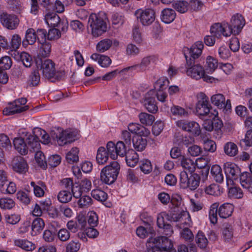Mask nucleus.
I'll use <instances>...</instances> for the list:
<instances>
[{"mask_svg":"<svg viewBox=\"0 0 252 252\" xmlns=\"http://www.w3.org/2000/svg\"><path fill=\"white\" fill-rule=\"evenodd\" d=\"M139 119L142 124L147 126L151 125L155 121V117L153 115L144 112L141 113L139 115Z\"/></svg>","mask_w":252,"mask_h":252,"instance_id":"nucleus-52","label":"nucleus"},{"mask_svg":"<svg viewBox=\"0 0 252 252\" xmlns=\"http://www.w3.org/2000/svg\"><path fill=\"white\" fill-rule=\"evenodd\" d=\"M71 199L72 193L70 190L62 189L58 193V199L61 203H68Z\"/></svg>","mask_w":252,"mask_h":252,"instance_id":"nucleus-44","label":"nucleus"},{"mask_svg":"<svg viewBox=\"0 0 252 252\" xmlns=\"http://www.w3.org/2000/svg\"><path fill=\"white\" fill-rule=\"evenodd\" d=\"M26 136L29 146L33 151L40 149V142L44 144H47L50 141V137L46 131L39 127L33 129V134L26 133Z\"/></svg>","mask_w":252,"mask_h":252,"instance_id":"nucleus-4","label":"nucleus"},{"mask_svg":"<svg viewBox=\"0 0 252 252\" xmlns=\"http://www.w3.org/2000/svg\"><path fill=\"white\" fill-rule=\"evenodd\" d=\"M31 152H36L35 154V160L38 165L43 169H45L47 167V163L45 156L43 153L37 150L32 151Z\"/></svg>","mask_w":252,"mask_h":252,"instance_id":"nucleus-51","label":"nucleus"},{"mask_svg":"<svg viewBox=\"0 0 252 252\" xmlns=\"http://www.w3.org/2000/svg\"><path fill=\"white\" fill-rule=\"evenodd\" d=\"M26 136L27 137V136ZM26 141L27 140H26ZM13 143L15 149L21 155H25L27 154L29 150L30 151H33L31 147L29 146L28 143L26 144L24 139L21 137L15 138L13 139Z\"/></svg>","mask_w":252,"mask_h":252,"instance_id":"nucleus-20","label":"nucleus"},{"mask_svg":"<svg viewBox=\"0 0 252 252\" xmlns=\"http://www.w3.org/2000/svg\"><path fill=\"white\" fill-rule=\"evenodd\" d=\"M181 164L183 168L188 170L189 172L194 171L195 168V165L193 161L184 156L182 157L181 158Z\"/></svg>","mask_w":252,"mask_h":252,"instance_id":"nucleus-43","label":"nucleus"},{"mask_svg":"<svg viewBox=\"0 0 252 252\" xmlns=\"http://www.w3.org/2000/svg\"><path fill=\"white\" fill-rule=\"evenodd\" d=\"M91 194L94 198L101 202L106 201L108 197L107 194L105 192L98 189H93Z\"/></svg>","mask_w":252,"mask_h":252,"instance_id":"nucleus-49","label":"nucleus"},{"mask_svg":"<svg viewBox=\"0 0 252 252\" xmlns=\"http://www.w3.org/2000/svg\"><path fill=\"white\" fill-rule=\"evenodd\" d=\"M176 17L175 11L170 8H165L161 12V19L166 24H169L173 21Z\"/></svg>","mask_w":252,"mask_h":252,"instance_id":"nucleus-31","label":"nucleus"},{"mask_svg":"<svg viewBox=\"0 0 252 252\" xmlns=\"http://www.w3.org/2000/svg\"><path fill=\"white\" fill-rule=\"evenodd\" d=\"M174 8L179 12L184 13L189 9V3L184 0H180L177 1L174 4Z\"/></svg>","mask_w":252,"mask_h":252,"instance_id":"nucleus-55","label":"nucleus"},{"mask_svg":"<svg viewBox=\"0 0 252 252\" xmlns=\"http://www.w3.org/2000/svg\"><path fill=\"white\" fill-rule=\"evenodd\" d=\"M0 22L2 25L9 30H14L18 26L19 20L14 15L3 14L0 16Z\"/></svg>","mask_w":252,"mask_h":252,"instance_id":"nucleus-18","label":"nucleus"},{"mask_svg":"<svg viewBox=\"0 0 252 252\" xmlns=\"http://www.w3.org/2000/svg\"><path fill=\"white\" fill-rule=\"evenodd\" d=\"M228 189V195L230 198L240 199L243 197L244 194L242 190L240 187L234 186V183Z\"/></svg>","mask_w":252,"mask_h":252,"instance_id":"nucleus-40","label":"nucleus"},{"mask_svg":"<svg viewBox=\"0 0 252 252\" xmlns=\"http://www.w3.org/2000/svg\"><path fill=\"white\" fill-rule=\"evenodd\" d=\"M204 45L202 41H196L189 49V54L193 59H197L200 56Z\"/></svg>","mask_w":252,"mask_h":252,"instance_id":"nucleus-29","label":"nucleus"},{"mask_svg":"<svg viewBox=\"0 0 252 252\" xmlns=\"http://www.w3.org/2000/svg\"><path fill=\"white\" fill-rule=\"evenodd\" d=\"M154 93L153 91H150L145 96V98L144 101V105L145 108L150 112L155 113L156 112L158 109V106H157L156 100L154 97L151 96Z\"/></svg>","mask_w":252,"mask_h":252,"instance_id":"nucleus-22","label":"nucleus"},{"mask_svg":"<svg viewBox=\"0 0 252 252\" xmlns=\"http://www.w3.org/2000/svg\"><path fill=\"white\" fill-rule=\"evenodd\" d=\"M233 210L234 206L232 204L224 203L218 209V214L220 218L226 219L232 215Z\"/></svg>","mask_w":252,"mask_h":252,"instance_id":"nucleus-25","label":"nucleus"},{"mask_svg":"<svg viewBox=\"0 0 252 252\" xmlns=\"http://www.w3.org/2000/svg\"><path fill=\"white\" fill-rule=\"evenodd\" d=\"M14 245L27 251H32L35 248V245L27 239H15Z\"/></svg>","mask_w":252,"mask_h":252,"instance_id":"nucleus-28","label":"nucleus"},{"mask_svg":"<svg viewBox=\"0 0 252 252\" xmlns=\"http://www.w3.org/2000/svg\"><path fill=\"white\" fill-rule=\"evenodd\" d=\"M169 84L168 80L165 77L159 78L155 83V90H164Z\"/></svg>","mask_w":252,"mask_h":252,"instance_id":"nucleus-58","label":"nucleus"},{"mask_svg":"<svg viewBox=\"0 0 252 252\" xmlns=\"http://www.w3.org/2000/svg\"><path fill=\"white\" fill-rule=\"evenodd\" d=\"M212 104L220 109H223L226 111L231 109V102L229 99H225V96L221 94H216L210 98Z\"/></svg>","mask_w":252,"mask_h":252,"instance_id":"nucleus-17","label":"nucleus"},{"mask_svg":"<svg viewBox=\"0 0 252 252\" xmlns=\"http://www.w3.org/2000/svg\"><path fill=\"white\" fill-rule=\"evenodd\" d=\"M205 192L209 195L218 196L221 194L222 191L219 185L212 184L205 188Z\"/></svg>","mask_w":252,"mask_h":252,"instance_id":"nucleus-53","label":"nucleus"},{"mask_svg":"<svg viewBox=\"0 0 252 252\" xmlns=\"http://www.w3.org/2000/svg\"><path fill=\"white\" fill-rule=\"evenodd\" d=\"M88 30L94 37H98L106 31L107 26L103 18L99 15L92 14L89 18Z\"/></svg>","mask_w":252,"mask_h":252,"instance_id":"nucleus-7","label":"nucleus"},{"mask_svg":"<svg viewBox=\"0 0 252 252\" xmlns=\"http://www.w3.org/2000/svg\"><path fill=\"white\" fill-rule=\"evenodd\" d=\"M36 40V32L32 28L28 29L26 32L25 37L22 42L23 45L25 46L28 44L32 45Z\"/></svg>","mask_w":252,"mask_h":252,"instance_id":"nucleus-34","label":"nucleus"},{"mask_svg":"<svg viewBox=\"0 0 252 252\" xmlns=\"http://www.w3.org/2000/svg\"><path fill=\"white\" fill-rule=\"evenodd\" d=\"M205 67L206 70L209 73H213L218 68L219 66V63L217 59L211 56H208L206 57Z\"/></svg>","mask_w":252,"mask_h":252,"instance_id":"nucleus-32","label":"nucleus"},{"mask_svg":"<svg viewBox=\"0 0 252 252\" xmlns=\"http://www.w3.org/2000/svg\"><path fill=\"white\" fill-rule=\"evenodd\" d=\"M196 242L201 248H205L208 244V240L202 232H198L196 237Z\"/></svg>","mask_w":252,"mask_h":252,"instance_id":"nucleus-64","label":"nucleus"},{"mask_svg":"<svg viewBox=\"0 0 252 252\" xmlns=\"http://www.w3.org/2000/svg\"><path fill=\"white\" fill-rule=\"evenodd\" d=\"M211 174L216 182L221 183L223 181L224 177L221 168L217 164L213 165L211 169Z\"/></svg>","mask_w":252,"mask_h":252,"instance_id":"nucleus-33","label":"nucleus"},{"mask_svg":"<svg viewBox=\"0 0 252 252\" xmlns=\"http://www.w3.org/2000/svg\"><path fill=\"white\" fill-rule=\"evenodd\" d=\"M6 223L14 225L17 224L21 220V216L18 214H7L5 216Z\"/></svg>","mask_w":252,"mask_h":252,"instance_id":"nucleus-62","label":"nucleus"},{"mask_svg":"<svg viewBox=\"0 0 252 252\" xmlns=\"http://www.w3.org/2000/svg\"><path fill=\"white\" fill-rule=\"evenodd\" d=\"M196 99L195 110L197 115L199 116L208 115L211 108L208 97L204 93L200 92L196 95Z\"/></svg>","mask_w":252,"mask_h":252,"instance_id":"nucleus-10","label":"nucleus"},{"mask_svg":"<svg viewBox=\"0 0 252 252\" xmlns=\"http://www.w3.org/2000/svg\"><path fill=\"white\" fill-rule=\"evenodd\" d=\"M224 153L229 157H234L238 153V148L236 144L233 142H228L223 146Z\"/></svg>","mask_w":252,"mask_h":252,"instance_id":"nucleus-38","label":"nucleus"},{"mask_svg":"<svg viewBox=\"0 0 252 252\" xmlns=\"http://www.w3.org/2000/svg\"><path fill=\"white\" fill-rule=\"evenodd\" d=\"M171 114L177 117L186 116L188 113L184 108L177 105H173L170 109Z\"/></svg>","mask_w":252,"mask_h":252,"instance_id":"nucleus-59","label":"nucleus"},{"mask_svg":"<svg viewBox=\"0 0 252 252\" xmlns=\"http://www.w3.org/2000/svg\"><path fill=\"white\" fill-rule=\"evenodd\" d=\"M132 39L138 44L141 43L143 41L142 33L139 27L135 26L132 29Z\"/></svg>","mask_w":252,"mask_h":252,"instance_id":"nucleus-60","label":"nucleus"},{"mask_svg":"<svg viewBox=\"0 0 252 252\" xmlns=\"http://www.w3.org/2000/svg\"><path fill=\"white\" fill-rule=\"evenodd\" d=\"M180 213L174 214L171 216L170 214L167 213L165 212H162L158 214L157 217V223L159 228L164 227L165 225L167 224V221H174V217H177L179 215Z\"/></svg>","mask_w":252,"mask_h":252,"instance_id":"nucleus-21","label":"nucleus"},{"mask_svg":"<svg viewBox=\"0 0 252 252\" xmlns=\"http://www.w3.org/2000/svg\"><path fill=\"white\" fill-rule=\"evenodd\" d=\"M111 46V39L105 38L101 40L96 44V49L99 52L103 53L108 50Z\"/></svg>","mask_w":252,"mask_h":252,"instance_id":"nucleus-42","label":"nucleus"},{"mask_svg":"<svg viewBox=\"0 0 252 252\" xmlns=\"http://www.w3.org/2000/svg\"><path fill=\"white\" fill-rule=\"evenodd\" d=\"M31 185L33 188L34 194L36 197H40L44 195L46 187L43 182H39L35 184L34 182H32Z\"/></svg>","mask_w":252,"mask_h":252,"instance_id":"nucleus-39","label":"nucleus"},{"mask_svg":"<svg viewBox=\"0 0 252 252\" xmlns=\"http://www.w3.org/2000/svg\"><path fill=\"white\" fill-rule=\"evenodd\" d=\"M51 44L48 42H42L38 43L39 55L42 57H48L51 52Z\"/></svg>","mask_w":252,"mask_h":252,"instance_id":"nucleus-35","label":"nucleus"},{"mask_svg":"<svg viewBox=\"0 0 252 252\" xmlns=\"http://www.w3.org/2000/svg\"><path fill=\"white\" fill-rule=\"evenodd\" d=\"M126 161L127 165L130 167H134L139 161L138 154L133 150H129L126 153Z\"/></svg>","mask_w":252,"mask_h":252,"instance_id":"nucleus-30","label":"nucleus"},{"mask_svg":"<svg viewBox=\"0 0 252 252\" xmlns=\"http://www.w3.org/2000/svg\"><path fill=\"white\" fill-rule=\"evenodd\" d=\"M143 136L137 135L133 137V145L135 149L138 151H143L147 145V139Z\"/></svg>","mask_w":252,"mask_h":252,"instance_id":"nucleus-37","label":"nucleus"},{"mask_svg":"<svg viewBox=\"0 0 252 252\" xmlns=\"http://www.w3.org/2000/svg\"><path fill=\"white\" fill-rule=\"evenodd\" d=\"M137 19L143 26H149L156 19V13L152 8L139 9L135 11Z\"/></svg>","mask_w":252,"mask_h":252,"instance_id":"nucleus-11","label":"nucleus"},{"mask_svg":"<svg viewBox=\"0 0 252 252\" xmlns=\"http://www.w3.org/2000/svg\"><path fill=\"white\" fill-rule=\"evenodd\" d=\"M27 99L25 98H20L9 103L3 109L4 115H11L25 111L29 109V106L26 105Z\"/></svg>","mask_w":252,"mask_h":252,"instance_id":"nucleus-12","label":"nucleus"},{"mask_svg":"<svg viewBox=\"0 0 252 252\" xmlns=\"http://www.w3.org/2000/svg\"><path fill=\"white\" fill-rule=\"evenodd\" d=\"M79 149L76 147L72 148L66 155V159L68 162L72 163L79 160Z\"/></svg>","mask_w":252,"mask_h":252,"instance_id":"nucleus-46","label":"nucleus"},{"mask_svg":"<svg viewBox=\"0 0 252 252\" xmlns=\"http://www.w3.org/2000/svg\"><path fill=\"white\" fill-rule=\"evenodd\" d=\"M79 134L77 129L68 128L59 131L55 136L53 137L55 142L59 146H63L77 140Z\"/></svg>","mask_w":252,"mask_h":252,"instance_id":"nucleus-8","label":"nucleus"},{"mask_svg":"<svg viewBox=\"0 0 252 252\" xmlns=\"http://www.w3.org/2000/svg\"><path fill=\"white\" fill-rule=\"evenodd\" d=\"M187 63L186 65V74L188 76L195 80H199L203 76L205 70L200 64H194L191 59L188 60L186 56Z\"/></svg>","mask_w":252,"mask_h":252,"instance_id":"nucleus-13","label":"nucleus"},{"mask_svg":"<svg viewBox=\"0 0 252 252\" xmlns=\"http://www.w3.org/2000/svg\"><path fill=\"white\" fill-rule=\"evenodd\" d=\"M151 63L150 58L148 56L144 57L141 62L139 65H136L134 66L129 67L126 69H137L141 71H144L146 69V67L149 66Z\"/></svg>","mask_w":252,"mask_h":252,"instance_id":"nucleus-54","label":"nucleus"},{"mask_svg":"<svg viewBox=\"0 0 252 252\" xmlns=\"http://www.w3.org/2000/svg\"><path fill=\"white\" fill-rule=\"evenodd\" d=\"M173 247L172 242L164 236L150 237L146 243V247L149 252H156V251H170L172 250Z\"/></svg>","mask_w":252,"mask_h":252,"instance_id":"nucleus-5","label":"nucleus"},{"mask_svg":"<svg viewBox=\"0 0 252 252\" xmlns=\"http://www.w3.org/2000/svg\"><path fill=\"white\" fill-rule=\"evenodd\" d=\"M174 220L176 222V227L180 230V238L186 241H192L194 236L189 228L192 223L189 212L181 211L178 216L174 217Z\"/></svg>","mask_w":252,"mask_h":252,"instance_id":"nucleus-3","label":"nucleus"},{"mask_svg":"<svg viewBox=\"0 0 252 252\" xmlns=\"http://www.w3.org/2000/svg\"><path fill=\"white\" fill-rule=\"evenodd\" d=\"M223 168L226 176V185L227 187L233 185L234 180L240 173V169L237 165L231 162L224 164Z\"/></svg>","mask_w":252,"mask_h":252,"instance_id":"nucleus-15","label":"nucleus"},{"mask_svg":"<svg viewBox=\"0 0 252 252\" xmlns=\"http://www.w3.org/2000/svg\"><path fill=\"white\" fill-rule=\"evenodd\" d=\"M240 183L242 187L247 189L252 183V177L249 173L243 172L240 176Z\"/></svg>","mask_w":252,"mask_h":252,"instance_id":"nucleus-48","label":"nucleus"},{"mask_svg":"<svg viewBox=\"0 0 252 252\" xmlns=\"http://www.w3.org/2000/svg\"><path fill=\"white\" fill-rule=\"evenodd\" d=\"M36 65H41L43 75L47 78H50L54 76L56 73V68L54 63L51 60H45L43 63L40 59L36 60Z\"/></svg>","mask_w":252,"mask_h":252,"instance_id":"nucleus-16","label":"nucleus"},{"mask_svg":"<svg viewBox=\"0 0 252 252\" xmlns=\"http://www.w3.org/2000/svg\"><path fill=\"white\" fill-rule=\"evenodd\" d=\"M4 184H1V190L4 194H13L14 193L17 189L16 185L15 183L13 182H10L5 186Z\"/></svg>","mask_w":252,"mask_h":252,"instance_id":"nucleus-56","label":"nucleus"},{"mask_svg":"<svg viewBox=\"0 0 252 252\" xmlns=\"http://www.w3.org/2000/svg\"><path fill=\"white\" fill-rule=\"evenodd\" d=\"M219 203L215 202L212 204L210 208L209 212V217L211 223L216 224L218 221L217 212H218V208Z\"/></svg>","mask_w":252,"mask_h":252,"instance_id":"nucleus-45","label":"nucleus"},{"mask_svg":"<svg viewBox=\"0 0 252 252\" xmlns=\"http://www.w3.org/2000/svg\"><path fill=\"white\" fill-rule=\"evenodd\" d=\"M15 206V202L10 198H2L0 199V207L3 209H10Z\"/></svg>","mask_w":252,"mask_h":252,"instance_id":"nucleus-61","label":"nucleus"},{"mask_svg":"<svg viewBox=\"0 0 252 252\" xmlns=\"http://www.w3.org/2000/svg\"><path fill=\"white\" fill-rule=\"evenodd\" d=\"M81 247L80 243L77 240H71L65 246V252H77Z\"/></svg>","mask_w":252,"mask_h":252,"instance_id":"nucleus-57","label":"nucleus"},{"mask_svg":"<svg viewBox=\"0 0 252 252\" xmlns=\"http://www.w3.org/2000/svg\"><path fill=\"white\" fill-rule=\"evenodd\" d=\"M91 59L97 62L102 67H108L112 63L111 59L107 56L98 53H94L91 56Z\"/></svg>","mask_w":252,"mask_h":252,"instance_id":"nucleus-24","label":"nucleus"},{"mask_svg":"<svg viewBox=\"0 0 252 252\" xmlns=\"http://www.w3.org/2000/svg\"><path fill=\"white\" fill-rule=\"evenodd\" d=\"M199 182L200 177L196 173H192L189 177L186 171H182L180 173V183L183 189L194 190L199 186Z\"/></svg>","mask_w":252,"mask_h":252,"instance_id":"nucleus-9","label":"nucleus"},{"mask_svg":"<svg viewBox=\"0 0 252 252\" xmlns=\"http://www.w3.org/2000/svg\"><path fill=\"white\" fill-rule=\"evenodd\" d=\"M128 129L131 133L144 137H147L150 134L149 129L137 123L129 124L128 126Z\"/></svg>","mask_w":252,"mask_h":252,"instance_id":"nucleus-23","label":"nucleus"},{"mask_svg":"<svg viewBox=\"0 0 252 252\" xmlns=\"http://www.w3.org/2000/svg\"><path fill=\"white\" fill-rule=\"evenodd\" d=\"M13 170L16 172L24 174L28 170V165L25 159L21 156L15 157L12 160Z\"/></svg>","mask_w":252,"mask_h":252,"instance_id":"nucleus-19","label":"nucleus"},{"mask_svg":"<svg viewBox=\"0 0 252 252\" xmlns=\"http://www.w3.org/2000/svg\"><path fill=\"white\" fill-rule=\"evenodd\" d=\"M44 20L48 26L56 27L59 24L60 19L56 13L49 12L45 15Z\"/></svg>","mask_w":252,"mask_h":252,"instance_id":"nucleus-36","label":"nucleus"},{"mask_svg":"<svg viewBox=\"0 0 252 252\" xmlns=\"http://www.w3.org/2000/svg\"><path fill=\"white\" fill-rule=\"evenodd\" d=\"M126 153V146L121 141L115 143L112 141L107 142L106 148L100 147L97 151L96 159L99 164H104L108 161L109 157L116 159L118 156L125 157Z\"/></svg>","mask_w":252,"mask_h":252,"instance_id":"nucleus-2","label":"nucleus"},{"mask_svg":"<svg viewBox=\"0 0 252 252\" xmlns=\"http://www.w3.org/2000/svg\"><path fill=\"white\" fill-rule=\"evenodd\" d=\"M92 203V199L88 195L81 196L78 200V206L80 208H87L90 206Z\"/></svg>","mask_w":252,"mask_h":252,"instance_id":"nucleus-63","label":"nucleus"},{"mask_svg":"<svg viewBox=\"0 0 252 252\" xmlns=\"http://www.w3.org/2000/svg\"><path fill=\"white\" fill-rule=\"evenodd\" d=\"M124 16L118 13H113L111 17V22L112 26L115 28L121 27L124 23Z\"/></svg>","mask_w":252,"mask_h":252,"instance_id":"nucleus-47","label":"nucleus"},{"mask_svg":"<svg viewBox=\"0 0 252 252\" xmlns=\"http://www.w3.org/2000/svg\"><path fill=\"white\" fill-rule=\"evenodd\" d=\"M218 112H216L215 117L213 119L214 126V136L217 139H220L222 135L221 128L223 126V123L221 120L216 117L218 115Z\"/></svg>","mask_w":252,"mask_h":252,"instance_id":"nucleus-26","label":"nucleus"},{"mask_svg":"<svg viewBox=\"0 0 252 252\" xmlns=\"http://www.w3.org/2000/svg\"><path fill=\"white\" fill-rule=\"evenodd\" d=\"M139 167L141 171L145 174H149L153 170L151 161L147 158H144L139 161Z\"/></svg>","mask_w":252,"mask_h":252,"instance_id":"nucleus-41","label":"nucleus"},{"mask_svg":"<svg viewBox=\"0 0 252 252\" xmlns=\"http://www.w3.org/2000/svg\"><path fill=\"white\" fill-rule=\"evenodd\" d=\"M44 226L45 223L42 219L40 218H37L33 220L31 226V235L32 236H35L38 234L43 230Z\"/></svg>","mask_w":252,"mask_h":252,"instance_id":"nucleus-27","label":"nucleus"},{"mask_svg":"<svg viewBox=\"0 0 252 252\" xmlns=\"http://www.w3.org/2000/svg\"><path fill=\"white\" fill-rule=\"evenodd\" d=\"M120 170V165L117 161H113L104 166L100 172V180L102 182L111 185L116 180Z\"/></svg>","mask_w":252,"mask_h":252,"instance_id":"nucleus-6","label":"nucleus"},{"mask_svg":"<svg viewBox=\"0 0 252 252\" xmlns=\"http://www.w3.org/2000/svg\"><path fill=\"white\" fill-rule=\"evenodd\" d=\"M176 124L182 130L189 132L195 136H198L201 133L200 125L195 121L180 120L176 122Z\"/></svg>","mask_w":252,"mask_h":252,"instance_id":"nucleus-14","label":"nucleus"},{"mask_svg":"<svg viewBox=\"0 0 252 252\" xmlns=\"http://www.w3.org/2000/svg\"><path fill=\"white\" fill-rule=\"evenodd\" d=\"M155 233L153 228L149 226L147 228L143 226H139L137 228L136 234L141 238H145L148 236L149 234H153Z\"/></svg>","mask_w":252,"mask_h":252,"instance_id":"nucleus-50","label":"nucleus"},{"mask_svg":"<svg viewBox=\"0 0 252 252\" xmlns=\"http://www.w3.org/2000/svg\"><path fill=\"white\" fill-rule=\"evenodd\" d=\"M246 24L244 17L238 13L233 15L230 19V23H215L210 28V32L220 38L222 35L228 37L232 34H239Z\"/></svg>","mask_w":252,"mask_h":252,"instance_id":"nucleus-1","label":"nucleus"}]
</instances>
